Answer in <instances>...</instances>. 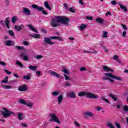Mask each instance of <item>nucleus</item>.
Returning a JSON list of instances; mask_svg holds the SVG:
<instances>
[{
  "mask_svg": "<svg viewBox=\"0 0 128 128\" xmlns=\"http://www.w3.org/2000/svg\"><path fill=\"white\" fill-rule=\"evenodd\" d=\"M70 22V19L64 16H56L54 18L52 19L51 26L56 28L60 26V24L68 25Z\"/></svg>",
  "mask_w": 128,
  "mask_h": 128,
  "instance_id": "nucleus-1",
  "label": "nucleus"
},
{
  "mask_svg": "<svg viewBox=\"0 0 128 128\" xmlns=\"http://www.w3.org/2000/svg\"><path fill=\"white\" fill-rule=\"evenodd\" d=\"M3 110H1V114L4 118H10L12 114V116H16V113L8 110L6 108H2Z\"/></svg>",
  "mask_w": 128,
  "mask_h": 128,
  "instance_id": "nucleus-2",
  "label": "nucleus"
},
{
  "mask_svg": "<svg viewBox=\"0 0 128 128\" xmlns=\"http://www.w3.org/2000/svg\"><path fill=\"white\" fill-rule=\"evenodd\" d=\"M104 76H105L102 78L103 80H108L110 78H113V80H120V81L122 80V78L114 76L112 75V73H105ZM106 76H108V77H106Z\"/></svg>",
  "mask_w": 128,
  "mask_h": 128,
  "instance_id": "nucleus-3",
  "label": "nucleus"
},
{
  "mask_svg": "<svg viewBox=\"0 0 128 128\" xmlns=\"http://www.w3.org/2000/svg\"><path fill=\"white\" fill-rule=\"evenodd\" d=\"M32 8H34V10H37L38 12H42L43 14H48V13L46 11L44 10V8L40 6H38L36 4H33L32 5Z\"/></svg>",
  "mask_w": 128,
  "mask_h": 128,
  "instance_id": "nucleus-4",
  "label": "nucleus"
},
{
  "mask_svg": "<svg viewBox=\"0 0 128 128\" xmlns=\"http://www.w3.org/2000/svg\"><path fill=\"white\" fill-rule=\"evenodd\" d=\"M50 116L52 118V119L50 120V122H57L59 124H60V121L58 120V116H56V114L51 113L50 114Z\"/></svg>",
  "mask_w": 128,
  "mask_h": 128,
  "instance_id": "nucleus-5",
  "label": "nucleus"
},
{
  "mask_svg": "<svg viewBox=\"0 0 128 128\" xmlns=\"http://www.w3.org/2000/svg\"><path fill=\"white\" fill-rule=\"evenodd\" d=\"M111 4H112V6H116V4H118L121 10H124V12H128V8H126V6H122V4L117 2L116 1L112 0L111 1Z\"/></svg>",
  "mask_w": 128,
  "mask_h": 128,
  "instance_id": "nucleus-6",
  "label": "nucleus"
},
{
  "mask_svg": "<svg viewBox=\"0 0 128 128\" xmlns=\"http://www.w3.org/2000/svg\"><path fill=\"white\" fill-rule=\"evenodd\" d=\"M18 90L19 92H26L28 90V86L26 84L18 86Z\"/></svg>",
  "mask_w": 128,
  "mask_h": 128,
  "instance_id": "nucleus-7",
  "label": "nucleus"
},
{
  "mask_svg": "<svg viewBox=\"0 0 128 128\" xmlns=\"http://www.w3.org/2000/svg\"><path fill=\"white\" fill-rule=\"evenodd\" d=\"M44 42L46 44H50V46H52V44H54V42H52V39L50 38H44Z\"/></svg>",
  "mask_w": 128,
  "mask_h": 128,
  "instance_id": "nucleus-8",
  "label": "nucleus"
},
{
  "mask_svg": "<svg viewBox=\"0 0 128 128\" xmlns=\"http://www.w3.org/2000/svg\"><path fill=\"white\" fill-rule=\"evenodd\" d=\"M86 96L87 98H94L95 100L98 98V96H94V94L91 92H87Z\"/></svg>",
  "mask_w": 128,
  "mask_h": 128,
  "instance_id": "nucleus-9",
  "label": "nucleus"
},
{
  "mask_svg": "<svg viewBox=\"0 0 128 128\" xmlns=\"http://www.w3.org/2000/svg\"><path fill=\"white\" fill-rule=\"evenodd\" d=\"M84 116L86 118H88V116H89V118H92V116H94V113L90 112H86L84 114Z\"/></svg>",
  "mask_w": 128,
  "mask_h": 128,
  "instance_id": "nucleus-10",
  "label": "nucleus"
},
{
  "mask_svg": "<svg viewBox=\"0 0 128 128\" xmlns=\"http://www.w3.org/2000/svg\"><path fill=\"white\" fill-rule=\"evenodd\" d=\"M50 74L51 76H56V78H60V74H58V72H55L54 71L50 70Z\"/></svg>",
  "mask_w": 128,
  "mask_h": 128,
  "instance_id": "nucleus-11",
  "label": "nucleus"
},
{
  "mask_svg": "<svg viewBox=\"0 0 128 128\" xmlns=\"http://www.w3.org/2000/svg\"><path fill=\"white\" fill-rule=\"evenodd\" d=\"M20 57L23 58V60H25L26 62H30V58L28 56H26V54L22 53L20 54Z\"/></svg>",
  "mask_w": 128,
  "mask_h": 128,
  "instance_id": "nucleus-12",
  "label": "nucleus"
},
{
  "mask_svg": "<svg viewBox=\"0 0 128 128\" xmlns=\"http://www.w3.org/2000/svg\"><path fill=\"white\" fill-rule=\"evenodd\" d=\"M23 12L26 16H30V10L26 8H23Z\"/></svg>",
  "mask_w": 128,
  "mask_h": 128,
  "instance_id": "nucleus-13",
  "label": "nucleus"
},
{
  "mask_svg": "<svg viewBox=\"0 0 128 128\" xmlns=\"http://www.w3.org/2000/svg\"><path fill=\"white\" fill-rule=\"evenodd\" d=\"M24 28V24H21L19 26H15L14 28L16 30H18V32H20L22 30V28Z\"/></svg>",
  "mask_w": 128,
  "mask_h": 128,
  "instance_id": "nucleus-14",
  "label": "nucleus"
},
{
  "mask_svg": "<svg viewBox=\"0 0 128 128\" xmlns=\"http://www.w3.org/2000/svg\"><path fill=\"white\" fill-rule=\"evenodd\" d=\"M67 96L68 98H76V94H74V92L67 94Z\"/></svg>",
  "mask_w": 128,
  "mask_h": 128,
  "instance_id": "nucleus-15",
  "label": "nucleus"
},
{
  "mask_svg": "<svg viewBox=\"0 0 128 128\" xmlns=\"http://www.w3.org/2000/svg\"><path fill=\"white\" fill-rule=\"evenodd\" d=\"M123 110H122V114H126V112H128V106L127 105H124L122 107Z\"/></svg>",
  "mask_w": 128,
  "mask_h": 128,
  "instance_id": "nucleus-16",
  "label": "nucleus"
},
{
  "mask_svg": "<svg viewBox=\"0 0 128 128\" xmlns=\"http://www.w3.org/2000/svg\"><path fill=\"white\" fill-rule=\"evenodd\" d=\"M6 45L7 46H14V43L12 44V42L10 40H8L6 41Z\"/></svg>",
  "mask_w": 128,
  "mask_h": 128,
  "instance_id": "nucleus-17",
  "label": "nucleus"
},
{
  "mask_svg": "<svg viewBox=\"0 0 128 128\" xmlns=\"http://www.w3.org/2000/svg\"><path fill=\"white\" fill-rule=\"evenodd\" d=\"M44 6L47 10H52V8H50V4H48V2H45L44 3Z\"/></svg>",
  "mask_w": 128,
  "mask_h": 128,
  "instance_id": "nucleus-18",
  "label": "nucleus"
},
{
  "mask_svg": "<svg viewBox=\"0 0 128 128\" xmlns=\"http://www.w3.org/2000/svg\"><path fill=\"white\" fill-rule=\"evenodd\" d=\"M96 21L98 24H104V19H102L100 18H98L96 19Z\"/></svg>",
  "mask_w": 128,
  "mask_h": 128,
  "instance_id": "nucleus-19",
  "label": "nucleus"
},
{
  "mask_svg": "<svg viewBox=\"0 0 128 128\" xmlns=\"http://www.w3.org/2000/svg\"><path fill=\"white\" fill-rule=\"evenodd\" d=\"M58 104H62V100H64V96L62 95H60L58 97Z\"/></svg>",
  "mask_w": 128,
  "mask_h": 128,
  "instance_id": "nucleus-20",
  "label": "nucleus"
},
{
  "mask_svg": "<svg viewBox=\"0 0 128 128\" xmlns=\"http://www.w3.org/2000/svg\"><path fill=\"white\" fill-rule=\"evenodd\" d=\"M28 28H30V30H33V32H36V34H38V30L34 28V27L32 25H28Z\"/></svg>",
  "mask_w": 128,
  "mask_h": 128,
  "instance_id": "nucleus-21",
  "label": "nucleus"
},
{
  "mask_svg": "<svg viewBox=\"0 0 128 128\" xmlns=\"http://www.w3.org/2000/svg\"><path fill=\"white\" fill-rule=\"evenodd\" d=\"M31 76L30 74H28V75L23 76V79L25 80H30Z\"/></svg>",
  "mask_w": 128,
  "mask_h": 128,
  "instance_id": "nucleus-22",
  "label": "nucleus"
},
{
  "mask_svg": "<svg viewBox=\"0 0 128 128\" xmlns=\"http://www.w3.org/2000/svg\"><path fill=\"white\" fill-rule=\"evenodd\" d=\"M86 28V25L84 24H82L80 26L79 28L80 30H84V28Z\"/></svg>",
  "mask_w": 128,
  "mask_h": 128,
  "instance_id": "nucleus-23",
  "label": "nucleus"
},
{
  "mask_svg": "<svg viewBox=\"0 0 128 128\" xmlns=\"http://www.w3.org/2000/svg\"><path fill=\"white\" fill-rule=\"evenodd\" d=\"M32 38H40V35L39 34H34L30 35Z\"/></svg>",
  "mask_w": 128,
  "mask_h": 128,
  "instance_id": "nucleus-24",
  "label": "nucleus"
},
{
  "mask_svg": "<svg viewBox=\"0 0 128 128\" xmlns=\"http://www.w3.org/2000/svg\"><path fill=\"white\" fill-rule=\"evenodd\" d=\"M29 68L31 70H34V71H36V70H38V68L36 67V66H30Z\"/></svg>",
  "mask_w": 128,
  "mask_h": 128,
  "instance_id": "nucleus-25",
  "label": "nucleus"
},
{
  "mask_svg": "<svg viewBox=\"0 0 128 128\" xmlns=\"http://www.w3.org/2000/svg\"><path fill=\"white\" fill-rule=\"evenodd\" d=\"M18 116L19 120H24V117H22V113H18Z\"/></svg>",
  "mask_w": 128,
  "mask_h": 128,
  "instance_id": "nucleus-26",
  "label": "nucleus"
},
{
  "mask_svg": "<svg viewBox=\"0 0 128 128\" xmlns=\"http://www.w3.org/2000/svg\"><path fill=\"white\" fill-rule=\"evenodd\" d=\"M8 76H6L5 77V79L4 80H3L1 82L2 84H8Z\"/></svg>",
  "mask_w": 128,
  "mask_h": 128,
  "instance_id": "nucleus-27",
  "label": "nucleus"
},
{
  "mask_svg": "<svg viewBox=\"0 0 128 128\" xmlns=\"http://www.w3.org/2000/svg\"><path fill=\"white\" fill-rule=\"evenodd\" d=\"M19 102L21 104H24V106H26V101L22 99H20L19 100Z\"/></svg>",
  "mask_w": 128,
  "mask_h": 128,
  "instance_id": "nucleus-28",
  "label": "nucleus"
},
{
  "mask_svg": "<svg viewBox=\"0 0 128 128\" xmlns=\"http://www.w3.org/2000/svg\"><path fill=\"white\" fill-rule=\"evenodd\" d=\"M16 64L18 66H20V68H24V64H22L20 61H16Z\"/></svg>",
  "mask_w": 128,
  "mask_h": 128,
  "instance_id": "nucleus-29",
  "label": "nucleus"
},
{
  "mask_svg": "<svg viewBox=\"0 0 128 128\" xmlns=\"http://www.w3.org/2000/svg\"><path fill=\"white\" fill-rule=\"evenodd\" d=\"M87 92H81L78 94V96H86Z\"/></svg>",
  "mask_w": 128,
  "mask_h": 128,
  "instance_id": "nucleus-30",
  "label": "nucleus"
},
{
  "mask_svg": "<svg viewBox=\"0 0 128 128\" xmlns=\"http://www.w3.org/2000/svg\"><path fill=\"white\" fill-rule=\"evenodd\" d=\"M103 70L104 72H110V68L106 66H103Z\"/></svg>",
  "mask_w": 128,
  "mask_h": 128,
  "instance_id": "nucleus-31",
  "label": "nucleus"
},
{
  "mask_svg": "<svg viewBox=\"0 0 128 128\" xmlns=\"http://www.w3.org/2000/svg\"><path fill=\"white\" fill-rule=\"evenodd\" d=\"M84 52L87 53V54H98V52L96 51H94V52H90V51H88V50H84Z\"/></svg>",
  "mask_w": 128,
  "mask_h": 128,
  "instance_id": "nucleus-32",
  "label": "nucleus"
},
{
  "mask_svg": "<svg viewBox=\"0 0 128 128\" xmlns=\"http://www.w3.org/2000/svg\"><path fill=\"white\" fill-rule=\"evenodd\" d=\"M109 96H110V98H112V100H114V102H116V100H118V98H116L114 96V95L112 94H110Z\"/></svg>",
  "mask_w": 128,
  "mask_h": 128,
  "instance_id": "nucleus-33",
  "label": "nucleus"
},
{
  "mask_svg": "<svg viewBox=\"0 0 128 128\" xmlns=\"http://www.w3.org/2000/svg\"><path fill=\"white\" fill-rule=\"evenodd\" d=\"M16 20H18V18H16V16H14L12 18V22L15 24Z\"/></svg>",
  "mask_w": 128,
  "mask_h": 128,
  "instance_id": "nucleus-34",
  "label": "nucleus"
},
{
  "mask_svg": "<svg viewBox=\"0 0 128 128\" xmlns=\"http://www.w3.org/2000/svg\"><path fill=\"white\" fill-rule=\"evenodd\" d=\"M62 72H63L64 74H70V72L66 70V68H64L62 70Z\"/></svg>",
  "mask_w": 128,
  "mask_h": 128,
  "instance_id": "nucleus-35",
  "label": "nucleus"
},
{
  "mask_svg": "<svg viewBox=\"0 0 128 128\" xmlns=\"http://www.w3.org/2000/svg\"><path fill=\"white\" fill-rule=\"evenodd\" d=\"M102 38H108V32H103V34L102 35Z\"/></svg>",
  "mask_w": 128,
  "mask_h": 128,
  "instance_id": "nucleus-36",
  "label": "nucleus"
},
{
  "mask_svg": "<svg viewBox=\"0 0 128 128\" xmlns=\"http://www.w3.org/2000/svg\"><path fill=\"white\" fill-rule=\"evenodd\" d=\"M34 58H36V60H40V58H42V55L35 56Z\"/></svg>",
  "mask_w": 128,
  "mask_h": 128,
  "instance_id": "nucleus-37",
  "label": "nucleus"
},
{
  "mask_svg": "<svg viewBox=\"0 0 128 128\" xmlns=\"http://www.w3.org/2000/svg\"><path fill=\"white\" fill-rule=\"evenodd\" d=\"M68 10H69V12H70L72 14H74V12H76V10L72 8H68Z\"/></svg>",
  "mask_w": 128,
  "mask_h": 128,
  "instance_id": "nucleus-38",
  "label": "nucleus"
},
{
  "mask_svg": "<svg viewBox=\"0 0 128 128\" xmlns=\"http://www.w3.org/2000/svg\"><path fill=\"white\" fill-rule=\"evenodd\" d=\"M14 48H17L18 50H24V47L22 46H14Z\"/></svg>",
  "mask_w": 128,
  "mask_h": 128,
  "instance_id": "nucleus-39",
  "label": "nucleus"
},
{
  "mask_svg": "<svg viewBox=\"0 0 128 128\" xmlns=\"http://www.w3.org/2000/svg\"><path fill=\"white\" fill-rule=\"evenodd\" d=\"M2 88H5L6 90H10L12 88L10 86H2Z\"/></svg>",
  "mask_w": 128,
  "mask_h": 128,
  "instance_id": "nucleus-40",
  "label": "nucleus"
},
{
  "mask_svg": "<svg viewBox=\"0 0 128 128\" xmlns=\"http://www.w3.org/2000/svg\"><path fill=\"white\" fill-rule=\"evenodd\" d=\"M8 32H9L10 36H14V31H12V30H10L8 31Z\"/></svg>",
  "mask_w": 128,
  "mask_h": 128,
  "instance_id": "nucleus-41",
  "label": "nucleus"
},
{
  "mask_svg": "<svg viewBox=\"0 0 128 128\" xmlns=\"http://www.w3.org/2000/svg\"><path fill=\"white\" fill-rule=\"evenodd\" d=\"M58 95V92H52V96H56Z\"/></svg>",
  "mask_w": 128,
  "mask_h": 128,
  "instance_id": "nucleus-42",
  "label": "nucleus"
},
{
  "mask_svg": "<svg viewBox=\"0 0 128 128\" xmlns=\"http://www.w3.org/2000/svg\"><path fill=\"white\" fill-rule=\"evenodd\" d=\"M56 40H59V42H64V39L60 36H57Z\"/></svg>",
  "mask_w": 128,
  "mask_h": 128,
  "instance_id": "nucleus-43",
  "label": "nucleus"
},
{
  "mask_svg": "<svg viewBox=\"0 0 128 128\" xmlns=\"http://www.w3.org/2000/svg\"><path fill=\"white\" fill-rule=\"evenodd\" d=\"M22 44H24V46H30V42H28V41H24Z\"/></svg>",
  "mask_w": 128,
  "mask_h": 128,
  "instance_id": "nucleus-44",
  "label": "nucleus"
},
{
  "mask_svg": "<svg viewBox=\"0 0 128 128\" xmlns=\"http://www.w3.org/2000/svg\"><path fill=\"white\" fill-rule=\"evenodd\" d=\"M86 20H94V18L92 16H88L86 17Z\"/></svg>",
  "mask_w": 128,
  "mask_h": 128,
  "instance_id": "nucleus-45",
  "label": "nucleus"
},
{
  "mask_svg": "<svg viewBox=\"0 0 128 128\" xmlns=\"http://www.w3.org/2000/svg\"><path fill=\"white\" fill-rule=\"evenodd\" d=\"M112 60H118V56L117 55H114V56L112 58Z\"/></svg>",
  "mask_w": 128,
  "mask_h": 128,
  "instance_id": "nucleus-46",
  "label": "nucleus"
},
{
  "mask_svg": "<svg viewBox=\"0 0 128 128\" xmlns=\"http://www.w3.org/2000/svg\"><path fill=\"white\" fill-rule=\"evenodd\" d=\"M108 126H109V128H114V126L112 125V123H108Z\"/></svg>",
  "mask_w": 128,
  "mask_h": 128,
  "instance_id": "nucleus-47",
  "label": "nucleus"
},
{
  "mask_svg": "<svg viewBox=\"0 0 128 128\" xmlns=\"http://www.w3.org/2000/svg\"><path fill=\"white\" fill-rule=\"evenodd\" d=\"M6 24H10V20L8 18H6V21H5Z\"/></svg>",
  "mask_w": 128,
  "mask_h": 128,
  "instance_id": "nucleus-48",
  "label": "nucleus"
},
{
  "mask_svg": "<svg viewBox=\"0 0 128 128\" xmlns=\"http://www.w3.org/2000/svg\"><path fill=\"white\" fill-rule=\"evenodd\" d=\"M26 106H28V108H32V104L31 103H26Z\"/></svg>",
  "mask_w": 128,
  "mask_h": 128,
  "instance_id": "nucleus-49",
  "label": "nucleus"
},
{
  "mask_svg": "<svg viewBox=\"0 0 128 128\" xmlns=\"http://www.w3.org/2000/svg\"><path fill=\"white\" fill-rule=\"evenodd\" d=\"M112 16V13H110V12L107 11L106 14L105 16Z\"/></svg>",
  "mask_w": 128,
  "mask_h": 128,
  "instance_id": "nucleus-50",
  "label": "nucleus"
},
{
  "mask_svg": "<svg viewBox=\"0 0 128 128\" xmlns=\"http://www.w3.org/2000/svg\"><path fill=\"white\" fill-rule=\"evenodd\" d=\"M64 6V8H66V10H68V4H66L64 3L63 4Z\"/></svg>",
  "mask_w": 128,
  "mask_h": 128,
  "instance_id": "nucleus-51",
  "label": "nucleus"
},
{
  "mask_svg": "<svg viewBox=\"0 0 128 128\" xmlns=\"http://www.w3.org/2000/svg\"><path fill=\"white\" fill-rule=\"evenodd\" d=\"M122 27L125 30H128V28L126 27V26L124 24H122Z\"/></svg>",
  "mask_w": 128,
  "mask_h": 128,
  "instance_id": "nucleus-52",
  "label": "nucleus"
},
{
  "mask_svg": "<svg viewBox=\"0 0 128 128\" xmlns=\"http://www.w3.org/2000/svg\"><path fill=\"white\" fill-rule=\"evenodd\" d=\"M80 72H84V70H86V68L84 67H82L80 68Z\"/></svg>",
  "mask_w": 128,
  "mask_h": 128,
  "instance_id": "nucleus-53",
  "label": "nucleus"
},
{
  "mask_svg": "<svg viewBox=\"0 0 128 128\" xmlns=\"http://www.w3.org/2000/svg\"><path fill=\"white\" fill-rule=\"evenodd\" d=\"M4 72H6V74H12V72H10L8 70H4Z\"/></svg>",
  "mask_w": 128,
  "mask_h": 128,
  "instance_id": "nucleus-54",
  "label": "nucleus"
},
{
  "mask_svg": "<svg viewBox=\"0 0 128 128\" xmlns=\"http://www.w3.org/2000/svg\"><path fill=\"white\" fill-rule=\"evenodd\" d=\"M102 100H104V102H108V104L110 102V101H108V100H106V98H102Z\"/></svg>",
  "mask_w": 128,
  "mask_h": 128,
  "instance_id": "nucleus-55",
  "label": "nucleus"
},
{
  "mask_svg": "<svg viewBox=\"0 0 128 128\" xmlns=\"http://www.w3.org/2000/svg\"><path fill=\"white\" fill-rule=\"evenodd\" d=\"M64 76H65L66 80H70V77L68 76H66V74H64Z\"/></svg>",
  "mask_w": 128,
  "mask_h": 128,
  "instance_id": "nucleus-56",
  "label": "nucleus"
},
{
  "mask_svg": "<svg viewBox=\"0 0 128 128\" xmlns=\"http://www.w3.org/2000/svg\"><path fill=\"white\" fill-rule=\"evenodd\" d=\"M0 64H1V66H6V62H4L0 61Z\"/></svg>",
  "mask_w": 128,
  "mask_h": 128,
  "instance_id": "nucleus-57",
  "label": "nucleus"
},
{
  "mask_svg": "<svg viewBox=\"0 0 128 128\" xmlns=\"http://www.w3.org/2000/svg\"><path fill=\"white\" fill-rule=\"evenodd\" d=\"M74 124H76V126H78V128H80V124L78 123V122L75 121V122H74Z\"/></svg>",
  "mask_w": 128,
  "mask_h": 128,
  "instance_id": "nucleus-58",
  "label": "nucleus"
},
{
  "mask_svg": "<svg viewBox=\"0 0 128 128\" xmlns=\"http://www.w3.org/2000/svg\"><path fill=\"white\" fill-rule=\"evenodd\" d=\"M58 36H50V38L52 40H56Z\"/></svg>",
  "mask_w": 128,
  "mask_h": 128,
  "instance_id": "nucleus-59",
  "label": "nucleus"
},
{
  "mask_svg": "<svg viewBox=\"0 0 128 128\" xmlns=\"http://www.w3.org/2000/svg\"><path fill=\"white\" fill-rule=\"evenodd\" d=\"M41 72L40 71H36V76H40Z\"/></svg>",
  "mask_w": 128,
  "mask_h": 128,
  "instance_id": "nucleus-60",
  "label": "nucleus"
},
{
  "mask_svg": "<svg viewBox=\"0 0 128 128\" xmlns=\"http://www.w3.org/2000/svg\"><path fill=\"white\" fill-rule=\"evenodd\" d=\"M14 76L15 78H20V76H18V74H14Z\"/></svg>",
  "mask_w": 128,
  "mask_h": 128,
  "instance_id": "nucleus-61",
  "label": "nucleus"
},
{
  "mask_svg": "<svg viewBox=\"0 0 128 128\" xmlns=\"http://www.w3.org/2000/svg\"><path fill=\"white\" fill-rule=\"evenodd\" d=\"M79 2L82 6H84V1L82 0H79Z\"/></svg>",
  "mask_w": 128,
  "mask_h": 128,
  "instance_id": "nucleus-62",
  "label": "nucleus"
},
{
  "mask_svg": "<svg viewBox=\"0 0 128 128\" xmlns=\"http://www.w3.org/2000/svg\"><path fill=\"white\" fill-rule=\"evenodd\" d=\"M108 80H110L111 82H112V84H114V80L112 79V78H108Z\"/></svg>",
  "mask_w": 128,
  "mask_h": 128,
  "instance_id": "nucleus-63",
  "label": "nucleus"
},
{
  "mask_svg": "<svg viewBox=\"0 0 128 128\" xmlns=\"http://www.w3.org/2000/svg\"><path fill=\"white\" fill-rule=\"evenodd\" d=\"M0 24H2V26H4V22L2 20H1L0 21Z\"/></svg>",
  "mask_w": 128,
  "mask_h": 128,
  "instance_id": "nucleus-64",
  "label": "nucleus"
}]
</instances>
